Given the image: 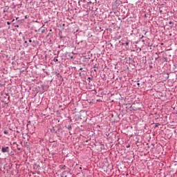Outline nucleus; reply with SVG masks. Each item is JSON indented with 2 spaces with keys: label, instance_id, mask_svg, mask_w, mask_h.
I'll use <instances>...</instances> for the list:
<instances>
[{
  "label": "nucleus",
  "instance_id": "obj_1",
  "mask_svg": "<svg viewBox=\"0 0 177 177\" xmlns=\"http://www.w3.org/2000/svg\"><path fill=\"white\" fill-rule=\"evenodd\" d=\"M1 153H3V154H5V153H7V154H10V149L9 148V147H6V146H3L1 148Z\"/></svg>",
  "mask_w": 177,
  "mask_h": 177
},
{
  "label": "nucleus",
  "instance_id": "obj_2",
  "mask_svg": "<svg viewBox=\"0 0 177 177\" xmlns=\"http://www.w3.org/2000/svg\"><path fill=\"white\" fill-rule=\"evenodd\" d=\"M122 41V42H125V43H122V45H125L126 46H128V45H129V42H131V41L128 39V37L123 38Z\"/></svg>",
  "mask_w": 177,
  "mask_h": 177
},
{
  "label": "nucleus",
  "instance_id": "obj_3",
  "mask_svg": "<svg viewBox=\"0 0 177 177\" xmlns=\"http://www.w3.org/2000/svg\"><path fill=\"white\" fill-rule=\"evenodd\" d=\"M3 133H4L5 135H9V132L8 131V130H5V131H3Z\"/></svg>",
  "mask_w": 177,
  "mask_h": 177
},
{
  "label": "nucleus",
  "instance_id": "obj_4",
  "mask_svg": "<svg viewBox=\"0 0 177 177\" xmlns=\"http://www.w3.org/2000/svg\"><path fill=\"white\" fill-rule=\"evenodd\" d=\"M68 129H69V131H71V129H73V128L71 127V125L68 126Z\"/></svg>",
  "mask_w": 177,
  "mask_h": 177
},
{
  "label": "nucleus",
  "instance_id": "obj_5",
  "mask_svg": "<svg viewBox=\"0 0 177 177\" xmlns=\"http://www.w3.org/2000/svg\"><path fill=\"white\" fill-rule=\"evenodd\" d=\"M54 62L56 63V62H59V59H57V58H55Z\"/></svg>",
  "mask_w": 177,
  "mask_h": 177
},
{
  "label": "nucleus",
  "instance_id": "obj_6",
  "mask_svg": "<svg viewBox=\"0 0 177 177\" xmlns=\"http://www.w3.org/2000/svg\"><path fill=\"white\" fill-rule=\"evenodd\" d=\"M91 3H92V1H88V2L87 3V5H91Z\"/></svg>",
  "mask_w": 177,
  "mask_h": 177
},
{
  "label": "nucleus",
  "instance_id": "obj_7",
  "mask_svg": "<svg viewBox=\"0 0 177 177\" xmlns=\"http://www.w3.org/2000/svg\"><path fill=\"white\" fill-rule=\"evenodd\" d=\"M62 169H66V165H64V167L62 168Z\"/></svg>",
  "mask_w": 177,
  "mask_h": 177
},
{
  "label": "nucleus",
  "instance_id": "obj_8",
  "mask_svg": "<svg viewBox=\"0 0 177 177\" xmlns=\"http://www.w3.org/2000/svg\"><path fill=\"white\" fill-rule=\"evenodd\" d=\"M7 24H8V26H10V22L7 21Z\"/></svg>",
  "mask_w": 177,
  "mask_h": 177
},
{
  "label": "nucleus",
  "instance_id": "obj_9",
  "mask_svg": "<svg viewBox=\"0 0 177 177\" xmlns=\"http://www.w3.org/2000/svg\"><path fill=\"white\" fill-rule=\"evenodd\" d=\"M143 38H145V36H144V35H142L141 37H140V39H143Z\"/></svg>",
  "mask_w": 177,
  "mask_h": 177
},
{
  "label": "nucleus",
  "instance_id": "obj_10",
  "mask_svg": "<svg viewBox=\"0 0 177 177\" xmlns=\"http://www.w3.org/2000/svg\"><path fill=\"white\" fill-rule=\"evenodd\" d=\"M29 42H30V43H31V42H32V40H31V39H29Z\"/></svg>",
  "mask_w": 177,
  "mask_h": 177
},
{
  "label": "nucleus",
  "instance_id": "obj_11",
  "mask_svg": "<svg viewBox=\"0 0 177 177\" xmlns=\"http://www.w3.org/2000/svg\"><path fill=\"white\" fill-rule=\"evenodd\" d=\"M25 19H27V15L25 16Z\"/></svg>",
  "mask_w": 177,
  "mask_h": 177
},
{
  "label": "nucleus",
  "instance_id": "obj_12",
  "mask_svg": "<svg viewBox=\"0 0 177 177\" xmlns=\"http://www.w3.org/2000/svg\"><path fill=\"white\" fill-rule=\"evenodd\" d=\"M147 32H145V35H146V34H147Z\"/></svg>",
  "mask_w": 177,
  "mask_h": 177
},
{
  "label": "nucleus",
  "instance_id": "obj_13",
  "mask_svg": "<svg viewBox=\"0 0 177 177\" xmlns=\"http://www.w3.org/2000/svg\"><path fill=\"white\" fill-rule=\"evenodd\" d=\"M127 147H129V146H127Z\"/></svg>",
  "mask_w": 177,
  "mask_h": 177
}]
</instances>
